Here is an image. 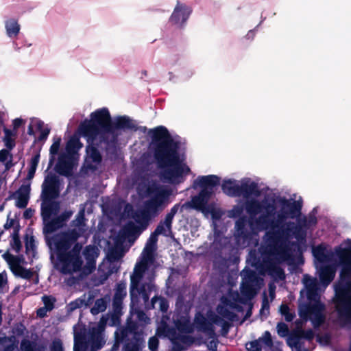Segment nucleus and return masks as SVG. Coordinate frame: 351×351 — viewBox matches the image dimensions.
Here are the masks:
<instances>
[{"label":"nucleus","instance_id":"f257e3e1","mask_svg":"<svg viewBox=\"0 0 351 351\" xmlns=\"http://www.w3.org/2000/svg\"><path fill=\"white\" fill-rule=\"evenodd\" d=\"M302 202L291 198L266 197L262 202L253 201L246 205L250 214L260 213L258 218L250 219V228L245 218L236 222L235 238L239 247L250 245L261 232L266 231L263 243L258 252L251 251L247 261L260 274L267 273L276 279L283 280L285 274L278 265L291 263L301 254V247L317 223V208L308 215L302 214Z\"/></svg>","mask_w":351,"mask_h":351},{"label":"nucleus","instance_id":"f03ea898","mask_svg":"<svg viewBox=\"0 0 351 351\" xmlns=\"http://www.w3.org/2000/svg\"><path fill=\"white\" fill-rule=\"evenodd\" d=\"M147 135L152 139L154 157L160 169V180L171 184L182 183L191 170L182 152L180 138L171 135L163 125L149 129Z\"/></svg>","mask_w":351,"mask_h":351},{"label":"nucleus","instance_id":"7ed1b4c3","mask_svg":"<svg viewBox=\"0 0 351 351\" xmlns=\"http://www.w3.org/2000/svg\"><path fill=\"white\" fill-rule=\"evenodd\" d=\"M180 204H175L161 221L156 228L147 239L145 246L141 255V261L137 262L134 271L130 276V294L132 302H138V298H142L145 303L149 300V293L154 288L152 280L145 276L148 271L149 265L154 262V254L157 248L158 237L160 234L169 237L171 234L173 218L180 210Z\"/></svg>","mask_w":351,"mask_h":351},{"label":"nucleus","instance_id":"20e7f679","mask_svg":"<svg viewBox=\"0 0 351 351\" xmlns=\"http://www.w3.org/2000/svg\"><path fill=\"white\" fill-rule=\"evenodd\" d=\"M99 248L93 245H86L82 250V245L77 243L66 254L57 258L56 268L64 275L77 274V277L67 280L69 285H74L91 274L96 269Z\"/></svg>","mask_w":351,"mask_h":351},{"label":"nucleus","instance_id":"39448f33","mask_svg":"<svg viewBox=\"0 0 351 351\" xmlns=\"http://www.w3.org/2000/svg\"><path fill=\"white\" fill-rule=\"evenodd\" d=\"M346 247H337L335 254L337 264L341 267L340 279L334 285L333 302L341 326L351 324V239Z\"/></svg>","mask_w":351,"mask_h":351},{"label":"nucleus","instance_id":"423d86ee","mask_svg":"<svg viewBox=\"0 0 351 351\" xmlns=\"http://www.w3.org/2000/svg\"><path fill=\"white\" fill-rule=\"evenodd\" d=\"M59 178L52 173L48 174L42 184L40 194L41 217L43 221V233L49 234L64 226L73 215L71 210H66L58 215L60 204L56 199L60 193Z\"/></svg>","mask_w":351,"mask_h":351},{"label":"nucleus","instance_id":"0eeeda50","mask_svg":"<svg viewBox=\"0 0 351 351\" xmlns=\"http://www.w3.org/2000/svg\"><path fill=\"white\" fill-rule=\"evenodd\" d=\"M172 193V189L167 186L158 182L149 183L144 192L146 199L143 203L142 208L133 212L132 218L146 229L149 221L157 217L171 202Z\"/></svg>","mask_w":351,"mask_h":351},{"label":"nucleus","instance_id":"6e6552de","mask_svg":"<svg viewBox=\"0 0 351 351\" xmlns=\"http://www.w3.org/2000/svg\"><path fill=\"white\" fill-rule=\"evenodd\" d=\"M304 289L300 291L298 314L304 320H311L314 328L319 327L325 320V305L320 301L317 278L304 274L302 278Z\"/></svg>","mask_w":351,"mask_h":351},{"label":"nucleus","instance_id":"1a4fd4ad","mask_svg":"<svg viewBox=\"0 0 351 351\" xmlns=\"http://www.w3.org/2000/svg\"><path fill=\"white\" fill-rule=\"evenodd\" d=\"M90 117L88 122H92L100 130L103 136L107 139L104 143L108 148H116L118 136L121 134L122 130L136 131L138 128L135 121L127 116L118 117L112 122L110 114L106 108L93 112Z\"/></svg>","mask_w":351,"mask_h":351},{"label":"nucleus","instance_id":"9d476101","mask_svg":"<svg viewBox=\"0 0 351 351\" xmlns=\"http://www.w3.org/2000/svg\"><path fill=\"white\" fill-rule=\"evenodd\" d=\"M81 135L86 139V158L84 165L88 169L95 171L101 162L100 150H105L107 154H112L116 148H108L104 143L107 139L103 136L100 130L92 122L85 120L79 127Z\"/></svg>","mask_w":351,"mask_h":351},{"label":"nucleus","instance_id":"9b49d317","mask_svg":"<svg viewBox=\"0 0 351 351\" xmlns=\"http://www.w3.org/2000/svg\"><path fill=\"white\" fill-rule=\"evenodd\" d=\"M105 327L104 318L90 326L88 331L80 325H75L73 351H98L101 349L106 343Z\"/></svg>","mask_w":351,"mask_h":351},{"label":"nucleus","instance_id":"f8f14e48","mask_svg":"<svg viewBox=\"0 0 351 351\" xmlns=\"http://www.w3.org/2000/svg\"><path fill=\"white\" fill-rule=\"evenodd\" d=\"M173 319L175 328H170L163 317L157 328L156 335L159 337H167L175 345L177 341L184 343H187L189 338L184 335L192 333L194 329L189 313H177L173 315Z\"/></svg>","mask_w":351,"mask_h":351},{"label":"nucleus","instance_id":"ddd939ff","mask_svg":"<svg viewBox=\"0 0 351 351\" xmlns=\"http://www.w3.org/2000/svg\"><path fill=\"white\" fill-rule=\"evenodd\" d=\"M221 189L229 197H242L247 201L261 195L258 184L250 178H243L240 180L225 179L222 182Z\"/></svg>","mask_w":351,"mask_h":351},{"label":"nucleus","instance_id":"4468645a","mask_svg":"<svg viewBox=\"0 0 351 351\" xmlns=\"http://www.w3.org/2000/svg\"><path fill=\"white\" fill-rule=\"evenodd\" d=\"M83 144L77 136H72L67 141L65 150L58 157L56 165V171L62 176L71 175L75 164V160L77 158L78 152L82 148Z\"/></svg>","mask_w":351,"mask_h":351},{"label":"nucleus","instance_id":"2eb2a0df","mask_svg":"<svg viewBox=\"0 0 351 351\" xmlns=\"http://www.w3.org/2000/svg\"><path fill=\"white\" fill-rule=\"evenodd\" d=\"M81 237V234L77 232L75 229L69 230L56 234L50 239L47 240V243L51 250L56 252L57 258L61 254H66L70 250V248L74 245Z\"/></svg>","mask_w":351,"mask_h":351},{"label":"nucleus","instance_id":"dca6fc26","mask_svg":"<svg viewBox=\"0 0 351 351\" xmlns=\"http://www.w3.org/2000/svg\"><path fill=\"white\" fill-rule=\"evenodd\" d=\"M241 276L242 277L241 293L245 299L250 300L257 293L263 280L254 271L246 267L241 272Z\"/></svg>","mask_w":351,"mask_h":351},{"label":"nucleus","instance_id":"f3484780","mask_svg":"<svg viewBox=\"0 0 351 351\" xmlns=\"http://www.w3.org/2000/svg\"><path fill=\"white\" fill-rule=\"evenodd\" d=\"M212 195V191L208 189H202L200 192L191 197V199L180 205V211L182 209H194L206 213L208 211V203Z\"/></svg>","mask_w":351,"mask_h":351},{"label":"nucleus","instance_id":"a211bd4d","mask_svg":"<svg viewBox=\"0 0 351 351\" xmlns=\"http://www.w3.org/2000/svg\"><path fill=\"white\" fill-rule=\"evenodd\" d=\"M216 311L223 318L234 321L237 317L234 311H241V306L231 295H226L221 298L220 304L217 306Z\"/></svg>","mask_w":351,"mask_h":351},{"label":"nucleus","instance_id":"6ab92c4d","mask_svg":"<svg viewBox=\"0 0 351 351\" xmlns=\"http://www.w3.org/2000/svg\"><path fill=\"white\" fill-rule=\"evenodd\" d=\"M266 197H274V198H277V197H285V196H280V195H276L275 194H273V195H266L264 196V197L259 200V199H250V200H248V201H246L245 203V210H246V205L248 202H253V201H258V202H262L263 199H265ZM247 211V210H245ZM243 208L241 206H239V205H235L232 207V208L229 210L228 212V217H230V218H237L239 217V219L235 221V223H234V226H236V222L241 219V218H245V221H246V227L247 228V229L250 228V226H249V220L251 218H258L259 217L261 214L260 213H256V214H252V215H250L247 212H246L248 215H249V218L247 219V217L245 216H243V217H241V215L243 214ZM234 232H236V228H234ZM235 234V232H234V237H235L234 236ZM234 239H236V238H234ZM235 241H237V240H235ZM237 245L238 246H239L237 243V242H236Z\"/></svg>","mask_w":351,"mask_h":351},{"label":"nucleus","instance_id":"aec40b11","mask_svg":"<svg viewBox=\"0 0 351 351\" xmlns=\"http://www.w3.org/2000/svg\"><path fill=\"white\" fill-rule=\"evenodd\" d=\"M191 9L186 4L178 2L169 19L170 23L178 27H182L191 14Z\"/></svg>","mask_w":351,"mask_h":351},{"label":"nucleus","instance_id":"412c9836","mask_svg":"<svg viewBox=\"0 0 351 351\" xmlns=\"http://www.w3.org/2000/svg\"><path fill=\"white\" fill-rule=\"evenodd\" d=\"M30 184H22L13 194L16 200L15 206L19 208H25L28 204L30 195Z\"/></svg>","mask_w":351,"mask_h":351},{"label":"nucleus","instance_id":"4be33fe9","mask_svg":"<svg viewBox=\"0 0 351 351\" xmlns=\"http://www.w3.org/2000/svg\"><path fill=\"white\" fill-rule=\"evenodd\" d=\"M220 178L215 175L198 176L194 181V186H199L202 189H208L213 192L215 186L219 184Z\"/></svg>","mask_w":351,"mask_h":351},{"label":"nucleus","instance_id":"5701e85b","mask_svg":"<svg viewBox=\"0 0 351 351\" xmlns=\"http://www.w3.org/2000/svg\"><path fill=\"white\" fill-rule=\"evenodd\" d=\"M106 263H101L99 265L97 274L94 275L91 278L92 285L97 287L103 285L110 275L115 273L114 268L112 267V270L106 267Z\"/></svg>","mask_w":351,"mask_h":351},{"label":"nucleus","instance_id":"b1692460","mask_svg":"<svg viewBox=\"0 0 351 351\" xmlns=\"http://www.w3.org/2000/svg\"><path fill=\"white\" fill-rule=\"evenodd\" d=\"M194 321L197 330L204 332L209 336H213L215 334L213 325L208 322L204 315L201 314L196 315Z\"/></svg>","mask_w":351,"mask_h":351},{"label":"nucleus","instance_id":"393cba45","mask_svg":"<svg viewBox=\"0 0 351 351\" xmlns=\"http://www.w3.org/2000/svg\"><path fill=\"white\" fill-rule=\"evenodd\" d=\"M336 270L330 265L322 266L319 269V276L322 284L326 287L335 278Z\"/></svg>","mask_w":351,"mask_h":351},{"label":"nucleus","instance_id":"a878e982","mask_svg":"<svg viewBox=\"0 0 351 351\" xmlns=\"http://www.w3.org/2000/svg\"><path fill=\"white\" fill-rule=\"evenodd\" d=\"M5 29L8 38L16 39L20 33L21 26L16 19L11 18L5 21Z\"/></svg>","mask_w":351,"mask_h":351},{"label":"nucleus","instance_id":"bb28decb","mask_svg":"<svg viewBox=\"0 0 351 351\" xmlns=\"http://www.w3.org/2000/svg\"><path fill=\"white\" fill-rule=\"evenodd\" d=\"M18 343L14 336L0 337V351H16Z\"/></svg>","mask_w":351,"mask_h":351},{"label":"nucleus","instance_id":"cd10ccee","mask_svg":"<svg viewBox=\"0 0 351 351\" xmlns=\"http://www.w3.org/2000/svg\"><path fill=\"white\" fill-rule=\"evenodd\" d=\"M121 256L119 252L115 250L110 251L106 259L103 261L101 263H107L106 267L108 269L112 270V267L114 268V272H117L119 270V261L121 258Z\"/></svg>","mask_w":351,"mask_h":351},{"label":"nucleus","instance_id":"c85d7f7f","mask_svg":"<svg viewBox=\"0 0 351 351\" xmlns=\"http://www.w3.org/2000/svg\"><path fill=\"white\" fill-rule=\"evenodd\" d=\"M126 287L127 284L125 281H121L117 283L115 288L114 295L113 297L114 306L117 307L121 305L123 299L127 295Z\"/></svg>","mask_w":351,"mask_h":351},{"label":"nucleus","instance_id":"c756f323","mask_svg":"<svg viewBox=\"0 0 351 351\" xmlns=\"http://www.w3.org/2000/svg\"><path fill=\"white\" fill-rule=\"evenodd\" d=\"M4 136L3 137V142L9 150H12L16 145V138L17 132L15 130H12L8 128L3 129Z\"/></svg>","mask_w":351,"mask_h":351},{"label":"nucleus","instance_id":"7c9ffc66","mask_svg":"<svg viewBox=\"0 0 351 351\" xmlns=\"http://www.w3.org/2000/svg\"><path fill=\"white\" fill-rule=\"evenodd\" d=\"M313 256L320 263H327L330 260V254L322 245H318L313 250Z\"/></svg>","mask_w":351,"mask_h":351},{"label":"nucleus","instance_id":"2f4dec72","mask_svg":"<svg viewBox=\"0 0 351 351\" xmlns=\"http://www.w3.org/2000/svg\"><path fill=\"white\" fill-rule=\"evenodd\" d=\"M85 220V208L84 207H82L80 210L75 220L73 221V224L75 226L74 229H75L77 232L80 233L81 236L84 234V232L86 230Z\"/></svg>","mask_w":351,"mask_h":351},{"label":"nucleus","instance_id":"473e14b6","mask_svg":"<svg viewBox=\"0 0 351 351\" xmlns=\"http://www.w3.org/2000/svg\"><path fill=\"white\" fill-rule=\"evenodd\" d=\"M145 228L137 223L135 224L133 221L128 222L123 227V230L128 236H138Z\"/></svg>","mask_w":351,"mask_h":351},{"label":"nucleus","instance_id":"72a5a7b5","mask_svg":"<svg viewBox=\"0 0 351 351\" xmlns=\"http://www.w3.org/2000/svg\"><path fill=\"white\" fill-rule=\"evenodd\" d=\"M158 306L162 313H166L169 308V303L166 298L161 296H154L151 300L149 308H156Z\"/></svg>","mask_w":351,"mask_h":351},{"label":"nucleus","instance_id":"f704fd0d","mask_svg":"<svg viewBox=\"0 0 351 351\" xmlns=\"http://www.w3.org/2000/svg\"><path fill=\"white\" fill-rule=\"evenodd\" d=\"M61 137L55 136L53 138V143L50 147L49 164L51 165L55 160V156L58 154L61 144Z\"/></svg>","mask_w":351,"mask_h":351},{"label":"nucleus","instance_id":"c9c22d12","mask_svg":"<svg viewBox=\"0 0 351 351\" xmlns=\"http://www.w3.org/2000/svg\"><path fill=\"white\" fill-rule=\"evenodd\" d=\"M256 341L261 346V348H271L273 346V341L271 333L269 331H265L261 337Z\"/></svg>","mask_w":351,"mask_h":351},{"label":"nucleus","instance_id":"e433bc0d","mask_svg":"<svg viewBox=\"0 0 351 351\" xmlns=\"http://www.w3.org/2000/svg\"><path fill=\"white\" fill-rule=\"evenodd\" d=\"M12 239L10 240L11 248L16 253H19L22 248V243L19 239V230L14 229L11 234Z\"/></svg>","mask_w":351,"mask_h":351},{"label":"nucleus","instance_id":"4c0bfd02","mask_svg":"<svg viewBox=\"0 0 351 351\" xmlns=\"http://www.w3.org/2000/svg\"><path fill=\"white\" fill-rule=\"evenodd\" d=\"M10 151L8 149L0 150V162L5 164L7 169L12 166V154Z\"/></svg>","mask_w":351,"mask_h":351},{"label":"nucleus","instance_id":"58836bf2","mask_svg":"<svg viewBox=\"0 0 351 351\" xmlns=\"http://www.w3.org/2000/svg\"><path fill=\"white\" fill-rule=\"evenodd\" d=\"M106 307L107 303L104 299H97L95 301L94 306L91 308L90 312L93 315H97L99 313L104 312L106 309Z\"/></svg>","mask_w":351,"mask_h":351},{"label":"nucleus","instance_id":"ea45409f","mask_svg":"<svg viewBox=\"0 0 351 351\" xmlns=\"http://www.w3.org/2000/svg\"><path fill=\"white\" fill-rule=\"evenodd\" d=\"M20 348L21 351H44L41 348H36L34 342L26 339L21 341Z\"/></svg>","mask_w":351,"mask_h":351},{"label":"nucleus","instance_id":"a19ab883","mask_svg":"<svg viewBox=\"0 0 351 351\" xmlns=\"http://www.w3.org/2000/svg\"><path fill=\"white\" fill-rule=\"evenodd\" d=\"M44 122L38 119H32L28 127L27 134L29 135H34L35 130H41L44 126Z\"/></svg>","mask_w":351,"mask_h":351},{"label":"nucleus","instance_id":"79ce46f5","mask_svg":"<svg viewBox=\"0 0 351 351\" xmlns=\"http://www.w3.org/2000/svg\"><path fill=\"white\" fill-rule=\"evenodd\" d=\"M13 273L15 276L24 279H30L33 276V272L31 270L27 269L21 265L19 267H16Z\"/></svg>","mask_w":351,"mask_h":351},{"label":"nucleus","instance_id":"37998d69","mask_svg":"<svg viewBox=\"0 0 351 351\" xmlns=\"http://www.w3.org/2000/svg\"><path fill=\"white\" fill-rule=\"evenodd\" d=\"M280 313L288 322H292L295 317V313L291 312L288 305L285 304L280 306Z\"/></svg>","mask_w":351,"mask_h":351},{"label":"nucleus","instance_id":"c03bdc74","mask_svg":"<svg viewBox=\"0 0 351 351\" xmlns=\"http://www.w3.org/2000/svg\"><path fill=\"white\" fill-rule=\"evenodd\" d=\"M3 258L6 261V262L9 264L12 272L16 268V267H19V258L17 256L10 254L9 253H5L3 254Z\"/></svg>","mask_w":351,"mask_h":351},{"label":"nucleus","instance_id":"a18cd8bd","mask_svg":"<svg viewBox=\"0 0 351 351\" xmlns=\"http://www.w3.org/2000/svg\"><path fill=\"white\" fill-rule=\"evenodd\" d=\"M42 301L44 304V307L51 311L54 308V304L56 302V299L51 295H43L42 297Z\"/></svg>","mask_w":351,"mask_h":351},{"label":"nucleus","instance_id":"49530a36","mask_svg":"<svg viewBox=\"0 0 351 351\" xmlns=\"http://www.w3.org/2000/svg\"><path fill=\"white\" fill-rule=\"evenodd\" d=\"M139 340L136 339L134 341L128 342L124 345V351H140Z\"/></svg>","mask_w":351,"mask_h":351},{"label":"nucleus","instance_id":"de8ad7c7","mask_svg":"<svg viewBox=\"0 0 351 351\" xmlns=\"http://www.w3.org/2000/svg\"><path fill=\"white\" fill-rule=\"evenodd\" d=\"M277 333L280 337H285L289 335L288 326L283 323L279 322L276 326Z\"/></svg>","mask_w":351,"mask_h":351},{"label":"nucleus","instance_id":"09e8293b","mask_svg":"<svg viewBox=\"0 0 351 351\" xmlns=\"http://www.w3.org/2000/svg\"><path fill=\"white\" fill-rule=\"evenodd\" d=\"M135 314L136 319L140 324L145 325L150 322V319L147 316L144 311H137Z\"/></svg>","mask_w":351,"mask_h":351},{"label":"nucleus","instance_id":"8fccbe9b","mask_svg":"<svg viewBox=\"0 0 351 351\" xmlns=\"http://www.w3.org/2000/svg\"><path fill=\"white\" fill-rule=\"evenodd\" d=\"M209 319L213 325L215 324L221 326L222 328H225L227 325V323L222 318L215 314L209 315Z\"/></svg>","mask_w":351,"mask_h":351},{"label":"nucleus","instance_id":"3c124183","mask_svg":"<svg viewBox=\"0 0 351 351\" xmlns=\"http://www.w3.org/2000/svg\"><path fill=\"white\" fill-rule=\"evenodd\" d=\"M50 351H64L62 341L60 339H54L50 346Z\"/></svg>","mask_w":351,"mask_h":351},{"label":"nucleus","instance_id":"603ef678","mask_svg":"<svg viewBox=\"0 0 351 351\" xmlns=\"http://www.w3.org/2000/svg\"><path fill=\"white\" fill-rule=\"evenodd\" d=\"M8 289V277L5 272L0 273V291Z\"/></svg>","mask_w":351,"mask_h":351},{"label":"nucleus","instance_id":"864d4df0","mask_svg":"<svg viewBox=\"0 0 351 351\" xmlns=\"http://www.w3.org/2000/svg\"><path fill=\"white\" fill-rule=\"evenodd\" d=\"M245 348L247 351H261V346L256 340L247 343Z\"/></svg>","mask_w":351,"mask_h":351},{"label":"nucleus","instance_id":"5fc2aeb1","mask_svg":"<svg viewBox=\"0 0 351 351\" xmlns=\"http://www.w3.org/2000/svg\"><path fill=\"white\" fill-rule=\"evenodd\" d=\"M269 310V304L268 302V299L266 296V295H264L263 302H262V307L260 310L261 314H268Z\"/></svg>","mask_w":351,"mask_h":351},{"label":"nucleus","instance_id":"6e6d98bb","mask_svg":"<svg viewBox=\"0 0 351 351\" xmlns=\"http://www.w3.org/2000/svg\"><path fill=\"white\" fill-rule=\"evenodd\" d=\"M148 346L151 351H157L158 347V339L156 337H152L149 339Z\"/></svg>","mask_w":351,"mask_h":351},{"label":"nucleus","instance_id":"4d7b16f0","mask_svg":"<svg viewBox=\"0 0 351 351\" xmlns=\"http://www.w3.org/2000/svg\"><path fill=\"white\" fill-rule=\"evenodd\" d=\"M26 252L27 254H32L34 256L35 253V245L34 239L32 238L29 241H27L25 243Z\"/></svg>","mask_w":351,"mask_h":351},{"label":"nucleus","instance_id":"13d9d810","mask_svg":"<svg viewBox=\"0 0 351 351\" xmlns=\"http://www.w3.org/2000/svg\"><path fill=\"white\" fill-rule=\"evenodd\" d=\"M38 131L40 132L38 138L39 141L46 140L50 132L49 129L47 128H44V126L42 128L41 130H38Z\"/></svg>","mask_w":351,"mask_h":351},{"label":"nucleus","instance_id":"bf43d9fd","mask_svg":"<svg viewBox=\"0 0 351 351\" xmlns=\"http://www.w3.org/2000/svg\"><path fill=\"white\" fill-rule=\"evenodd\" d=\"M25 123V121L21 118H16L12 121L13 130L17 132V130Z\"/></svg>","mask_w":351,"mask_h":351},{"label":"nucleus","instance_id":"052dcab7","mask_svg":"<svg viewBox=\"0 0 351 351\" xmlns=\"http://www.w3.org/2000/svg\"><path fill=\"white\" fill-rule=\"evenodd\" d=\"M206 213H210L212 218L214 221L219 220L221 217V213L220 211L214 209L210 210L209 208L208 211H206Z\"/></svg>","mask_w":351,"mask_h":351},{"label":"nucleus","instance_id":"680f3d73","mask_svg":"<svg viewBox=\"0 0 351 351\" xmlns=\"http://www.w3.org/2000/svg\"><path fill=\"white\" fill-rule=\"evenodd\" d=\"M302 336L308 340H311L314 337V332L311 329L304 330L302 332Z\"/></svg>","mask_w":351,"mask_h":351},{"label":"nucleus","instance_id":"e2e57ef3","mask_svg":"<svg viewBox=\"0 0 351 351\" xmlns=\"http://www.w3.org/2000/svg\"><path fill=\"white\" fill-rule=\"evenodd\" d=\"M49 312V311L48 309H47V308H45L44 306L43 307H41L40 308H38L37 310V316L40 317H45L47 313Z\"/></svg>","mask_w":351,"mask_h":351},{"label":"nucleus","instance_id":"0e129e2a","mask_svg":"<svg viewBox=\"0 0 351 351\" xmlns=\"http://www.w3.org/2000/svg\"><path fill=\"white\" fill-rule=\"evenodd\" d=\"M34 214V210L32 208H27L23 213V217L26 219H30L33 217Z\"/></svg>","mask_w":351,"mask_h":351},{"label":"nucleus","instance_id":"69168bd1","mask_svg":"<svg viewBox=\"0 0 351 351\" xmlns=\"http://www.w3.org/2000/svg\"><path fill=\"white\" fill-rule=\"evenodd\" d=\"M268 288L269 297L271 300H273L275 298L276 287L274 284H269Z\"/></svg>","mask_w":351,"mask_h":351},{"label":"nucleus","instance_id":"338daca9","mask_svg":"<svg viewBox=\"0 0 351 351\" xmlns=\"http://www.w3.org/2000/svg\"><path fill=\"white\" fill-rule=\"evenodd\" d=\"M14 220L12 219L8 218L5 223L4 224V228L8 230L14 226Z\"/></svg>","mask_w":351,"mask_h":351},{"label":"nucleus","instance_id":"774afa93","mask_svg":"<svg viewBox=\"0 0 351 351\" xmlns=\"http://www.w3.org/2000/svg\"><path fill=\"white\" fill-rule=\"evenodd\" d=\"M82 304V301L80 300H75L74 302H72L70 303L69 306L71 309H75L77 308H80V305Z\"/></svg>","mask_w":351,"mask_h":351}]
</instances>
